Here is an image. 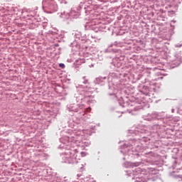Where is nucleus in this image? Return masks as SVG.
<instances>
[{"instance_id":"1","label":"nucleus","mask_w":182,"mask_h":182,"mask_svg":"<svg viewBox=\"0 0 182 182\" xmlns=\"http://www.w3.org/2000/svg\"><path fill=\"white\" fill-rule=\"evenodd\" d=\"M60 68H65V64L60 63Z\"/></svg>"}]
</instances>
